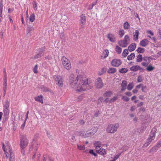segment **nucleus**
Returning a JSON list of instances; mask_svg holds the SVG:
<instances>
[{"label": "nucleus", "mask_w": 161, "mask_h": 161, "mask_svg": "<svg viewBox=\"0 0 161 161\" xmlns=\"http://www.w3.org/2000/svg\"><path fill=\"white\" fill-rule=\"evenodd\" d=\"M69 79L70 87L77 91H84L92 87L91 84L88 82L87 78L84 75H79L75 77L74 74H71Z\"/></svg>", "instance_id": "f257e3e1"}, {"label": "nucleus", "mask_w": 161, "mask_h": 161, "mask_svg": "<svg viewBox=\"0 0 161 161\" xmlns=\"http://www.w3.org/2000/svg\"><path fill=\"white\" fill-rule=\"evenodd\" d=\"M119 126V125L118 123L110 124L107 127L106 131L108 133H114L117 131Z\"/></svg>", "instance_id": "f03ea898"}, {"label": "nucleus", "mask_w": 161, "mask_h": 161, "mask_svg": "<svg viewBox=\"0 0 161 161\" xmlns=\"http://www.w3.org/2000/svg\"><path fill=\"white\" fill-rule=\"evenodd\" d=\"M62 64L64 68L69 70L71 67V64L70 61L65 57L63 56L62 58Z\"/></svg>", "instance_id": "7ed1b4c3"}, {"label": "nucleus", "mask_w": 161, "mask_h": 161, "mask_svg": "<svg viewBox=\"0 0 161 161\" xmlns=\"http://www.w3.org/2000/svg\"><path fill=\"white\" fill-rule=\"evenodd\" d=\"M9 102L7 100L3 104L4 116L6 118L8 117L9 113Z\"/></svg>", "instance_id": "20e7f679"}, {"label": "nucleus", "mask_w": 161, "mask_h": 161, "mask_svg": "<svg viewBox=\"0 0 161 161\" xmlns=\"http://www.w3.org/2000/svg\"><path fill=\"white\" fill-rule=\"evenodd\" d=\"M130 43V39L128 36H125L124 39L122 41H120L119 42V45L123 47H127V45Z\"/></svg>", "instance_id": "39448f33"}, {"label": "nucleus", "mask_w": 161, "mask_h": 161, "mask_svg": "<svg viewBox=\"0 0 161 161\" xmlns=\"http://www.w3.org/2000/svg\"><path fill=\"white\" fill-rule=\"evenodd\" d=\"M53 78L57 85L60 87H62L63 86L64 80L62 76L58 75H54L53 76Z\"/></svg>", "instance_id": "423d86ee"}, {"label": "nucleus", "mask_w": 161, "mask_h": 161, "mask_svg": "<svg viewBox=\"0 0 161 161\" xmlns=\"http://www.w3.org/2000/svg\"><path fill=\"white\" fill-rule=\"evenodd\" d=\"M97 129L96 128H93L91 129L88 130L86 132L83 137H87L94 135L97 131Z\"/></svg>", "instance_id": "0eeeda50"}, {"label": "nucleus", "mask_w": 161, "mask_h": 161, "mask_svg": "<svg viewBox=\"0 0 161 161\" xmlns=\"http://www.w3.org/2000/svg\"><path fill=\"white\" fill-rule=\"evenodd\" d=\"M28 144V140L25 136H22L20 138V147L25 148L27 146Z\"/></svg>", "instance_id": "6e6552de"}, {"label": "nucleus", "mask_w": 161, "mask_h": 161, "mask_svg": "<svg viewBox=\"0 0 161 161\" xmlns=\"http://www.w3.org/2000/svg\"><path fill=\"white\" fill-rule=\"evenodd\" d=\"M95 86L98 88H101L103 86V83L102 82V79L100 78H98L95 82Z\"/></svg>", "instance_id": "1a4fd4ad"}, {"label": "nucleus", "mask_w": 161, "mask_h": 161, "mask_svg": "<svg viewBox=\"0 0 161 161\" xmlns=\"http://www.w3.org/2000/svg\"><path fill=\"white\" fill-rule=\"evenodd\" d=\"M122 64L121 61L119 59H115L113 60L111 62L112 65L114 67H118Z\"/></svg>", "instance_id": "9d476101"}, {"label": "nucleus", "mask_w": 161, "mask_h": 161, "mask_svg": "<svg viewBox=\"0 0 161 161\" xmlns=\"http://www.w3.org/2000/svg\"><path fill=\"white\" fill-rule=\"evenodd\" d=\"M8 150L10 154L9 161H15L14 154L13 151H12V149L9 146H8Z\"/></svg>", "instance_id": "9b49d317"}, {"label": "nucleus", "mask_w": 161, "mask_h": 161, "mask_svg": "<svg viewBox=\"0 0 161 161\" xmlns=\"http://www.w3.org/2000/svg\"><path fill=\"white\" fill-rule=\"evenodd\" d=\"M86 17L83 14H82L80 16V25L82 28L84 27V25L86 24Z\"/></svg>", "instance_id": "f8f14e48"}, {"label": "nucleus", "mask_w": 161, "mask_h": 161, "mask_svg": "<svg viewBox=\"0 0 161 161\" xmlns=\"http://www.w3.org/2000/svg\"><path fill=\"white\" fill-rule=\"evenodd\" d=\"M157 129L156 128L154 127L152 130L151 134L149 136V137L148 138V140L151 139L153 140L155 138V132L156 131Z\"/></svg>", "instance_id": "ddd939ff"}, {"label": "nucleus", "mask_w": 161, "mask_h": 161, "mask_svg": "<svg viewBox=\"0 0 161 161\" xmlns=\"http://www.w3.org/2000/svg\"><path fill=\"white\" fill-rule=\"evenodd\" d=\"M107 38L109 41L111 42H114L116 41V37L114 35L112 34H108L107 36Z\"/></svg>", "instance_id": "4468645a"}, {"label": "nucleus", "mask_w": 161, "mask_h": 161, "mask_svg": "<svg viewBox=\"0 0 161 161\" xmlns=\"http://www.w3.org/2000/svg\"><path fill=\"white\" fill-rule=\"evenodd\" d=\"M45 50V48H42L40 49L39 53L35 55L34 56V58H39L41 57L43 55V52Z\"/></svg>", "instance_id": "2eb2a0df"}, {"label": "nucleus", "mask_w": 161, "mask_h": 161, "mask_svg": "<svg viewBox=\"0 0 161 161\" xmlns=\"http://www.w3.org/2000/svg\"><path fill=\"white\" fill-rule=\"evenodd\" d=\"M99 147L98 149H97V148H95L97 152L101 155L105 154L106 153L105 150L101 147Z\"/></svg>", "instance_id": "dca6fc26"}, {"label": "nucleus", "mask_w": 161, "mask_h": 161, "mask_svg": "<svg viewBox=\"0 0 161 161\" xmlns=\"http://www.w3.org/2000/svg\"><path fill=\"white\" fill-rule=\"evenodd\" d=\"M130 70L133 71H136L138 70L143 69V68H141L139 65H136L132 66L130 68Z\"/></svg>", "instance_id": "f3484780"}, {"label": "nucleus", "mask_w": 161, "mask_h": 161, "mask_svg": "<svg viewBox=\"0 0 161 161\" xmlns=\"http://www.w3.org/2000/svg\"><path fill=\"white\" fill-rule=\"evenodd\" d=\"M121 86L122 88L121 91L122 92L125 91L127 87V81L125 80L123 81L122 83Z\"/></svg>", "instance_id": "a211bd4d"}, {"label": "nucleus", "mask_w": 161, "mask_h": 161, "mask_svg": "<svg viewBox=\"0 0 161 161\" xmlns=\"http://www.w3.org/2000/svg\"><path fill=\"white\" fill-rule=\"evenodd\" d=\"M136 47V44L135 43H133L130 44L128 47L129 51L132 52L133 51Z\"/></svg>", "instance_id": "6ab92c4d"}, {"label": "nucleus", "mask_w": 161, "mask_h": 161, "mask_svg": "<svg viewBox=\"0 0 161 161\" xmlns=\"http://www.w3.org/2000/svg\"><path fill=\"white\" fill-rule=\"evenodd\" d=\"M149 41L147 39H144L140 42V45L142 47H145L148 44Z\"/></svg>", "instance_id": "aec40b11"}, {"label": "nucleus", "mask_w": 161, "mask_h": 161, "mask_svg": "<svg viewBox=\"0 0 161 161\" xmlns=\"http://www.w3.org/2000/svg\"><path fill=\"white\" fill-rule=\"evenodd\" d=\"M42 97V95H41L40 96H38L36 97H35V99L36 101L42 103H43Z\"/></svg>", "instance_id": "412c9836"}, {"label": "nucleus", "mask_w": 161, "mask_h": 161, "mask_svg": "<svg viewBox=\"0 0 161 161\" xmlns=\"http://www.w3.org/2000/svg\"><path fill=\"white\" fill-rule=\"evenodd\" d=\"M139 36V31L137 30L135 31L134 33L133 39L136 41L138 39Z\"/></svg>", "instance_id": "4be33fe9"}, {"label": "nucleus", "mask_w": 161, "mask_h": 161, "mask_svg": "<svg viewBox=\"0 0 161 161\" xmlns=\"http://www.w3.org/2000/svg\"><path fill=\"white\" fill-rule=\"evenodd\" d=\"M34 28L33 26H28L27 28V34H30L31 35V31L34 30Z\"/></svg>", "instance_id": "5701e85b"}, {"label": "nucleus", "mask_w": 161, "mask_h": 161, "mask_svg": "<svg viewBox=\"0 0 161 161\" xmlns=\"http://www.w3.org/2000/svg\"><path fill=\"white\" fill-rule=\"evenodd\" d=\"M135 54L134 53H132L130 55L128 56L127 59L129 60H131L135 58Z\"/></svg>", "instance_id": "b1692460"}, {"label": "nucleus", "mask_w": 161, "mask_h": 161, "mask_svg": "<svg viewBox=\"0 0 161 161\" xmlns=\"http://www.w3.org/2000/svg\"><path fill=\"white\" fill-rule=\"evenodd\" d=\"M116 71V70L115 68H110L108 70V73L110 74H113L115 73Z\"/></svg>", "instance_id": "393cba45"}, {"label": "nucleus", "mask_w": 161, "mask_h": 161, "mask_svg": "<svg viewBox=\"0 0 161 161\" xmlns=\"http://www.w3.org/2000/svg\"><path fill=\"white\" fill-rule=\"evenodd\" d=\"M128 54V50L126 49H125L122 53V56L123 57H126Z\"/></svg>", "instance_id": "a878e982"}, {"label": "nucleus", "mask_w": 161, "mask_h": 161, "mask_svg": "<svg viewBox=\"0 0 161 161\" xmlns=\"http://www.w3.org/2000/svg\"><path fill=\"white\" fill-rule=\"evenodd\" d=\"M94 145L95 148L97 147L98 149L99 147H101V142L99 141L96 142L94 143Z\"/></svg>", "instance_id": "bb28decb"}, {"label": "nucleus", "mask_w": 161, "mask_h": 161, "mask_svg": "<svg viewBox=\"0 0 161 161\" xmlns=\"http://www.w3.org/2000/svg\"><path fill=\"white\" fill-rule=\"evenodd\" d=\"M124 28L125 29H128L130 27V25L128 22H125L124 24Z\"/></svg>", "instance_id": "cd10ccee"}, {"label": "nucleus", "mask_w": 161, "mask_h": 161, "mask_svg": "<svg viewBox=\"0 0 161 161\" xmlns=\"http://www.w3.org/2000/svg\"><path fill=\"white\" fill-rule=\"evenodd\" d=\"M84 97H85L84 96V95L82 94L81 95L79 96L77 98L76 100L78 102H80L82 100V99H83Z\"/></svg>", "instance_id": "c85d7f7f"}, {"label": "nucleus", "mask_w": 161, "mask_h": 161, "mask_svg": "<svg viewBox=\"0 0 161 161\" xmlns=\"http://www.w3.org/2000/svg\"><path fill=\"white\" fill-rule=\"evenodd\" d=\"M142 59L143 58L142 55L141 54H139L138 55L137 57L136 61L138 62H140L142 61Z\"/></svg>", "instance_id": "c756f323"}, {"label": "nucleus", "mask_w": 161, "mask_h": 161, "mask_svg": "<svg viewBox=\"0 0 161 161\" xmlns=\"http://www.w3.org/2000/svg\"><path fill=\"white\" fill-rule=\"evenodd\" d=\"M115 51L118 54H120L122 51V49L118 46H116Z\"/></svg>", "instance_id": "7c9ffc66"}, {"label": "nucleus", "mask_w": 161, "mask_h": 161, "mask_svg": "<svg viewBox=\"0 0 161 161\" xmlns=\"http://www.w3.org/2000/svg\"><path fill=\"white\" fill-rule=\"evenodd\" d=\"M134 85L132 83H130L128 85L127 88L128 90H131L133 87Z\"/></svg>", "instance_id": "2f4dec72"}, {"label": "nucleus", "mask_w": 161, "mask_h": 161, "mask_svg": "<svg viewBox=\"0 0 161 161\" xmlns=\"http://www.w3.org/2000/svg\"><path fill=\"white\" fill-rule=\"evenodd\" d=\"M136 51L138 53H142L144 52L145 50L143 48L139 47L137 49Z\"/></svg>", "instance_id": "473e14b6"}, {"label": "nucleus", "mask_w": 161, "mask_h": 161, "mask_svg": "<svg viewBox=\"0 0 161 161\" xmlns=\"http://www.w3.org/2000/svg\"><path fill=\"white\" fill-rule=\"evenodd\" d=\"M77 148L80 150H82L85 149V146L84 145L82 146L78 144H77Z\"/></svg>", "instance_id": "72a5a7b5"}, {"label": "nucleus", "mask_w": 161, "mask_h": 161, "mask_svg": "<svg viewBox=\"0 0 161 161\" xmlns=\"http://www.w3.org/2000/svg\"><path fill=\"white\" fill-rule=\"evenodd\" d=\"M128 70L126 68H123L119 70V72L122 73H125L127 72Z\"/></svg>", "instance_id": "f704fd0d"}, {"label": "nucleus", "mask_w": 161, "mask_h": 161, "mask_svg": "<svg viewBox=\"0 0 161 161\" xmlns=\"http://www.w3.org/2000/svg\"><path fill=\"white\" fill-rule=\"evenodd\" d=\"M35 19V15L34 14H32L30 16V20L31 22L34 21Z\"/></svg>", "instance_id": "c9c22d12"}, {"label": "nucleus", "mask_w": 161, "mask_h": 161, "mask_svg": "<svg viewBox=\"0 0 161 161\" xmlns=\"http://www.w3.org/2000/svg\"><path fill=\"white\" fill-rule=\"evenodd\" d=\"M112 94V93L111 92L109 91L106 92L104 94V96L105 97H110Z\"/></svg>", "instance_id": "e433bc0d"}, {"label": "nucleus", "mask_w": 161, "mask_h": 161, "mask_svg": "<svg viewBox=\"0 0 161 161\" xmlns=\"http://www.w3.org/2000/svg\"><path fill=\"white\" fill-rule=\"evenodd\" d=\"M154 69V67L150 65L148 66H147L146 69L147 71H152Z\"/></svg>", "instance_id": "4c0bfd02"}, {"label": "nucleus", "mask_w": 161, "mask_h": 161, "mask_svg": "<svg viewBox=\"0 0 161 161\" xmlns=\"http://www.w3.org/2000/svg\"><path fill=\"white\" fill-rule=\"evenodd\" d=\"M124 34L125 31L121 29L119 30V34L121 37H122L124 36Z\"/></svg>", "instance_id": "58836bf2"}, {"label": "nucleus", "mask_w": 161, "mask_h": 161, "mask_svg": "<svg viewBox=\"0 0 161 161\" xmlns=\"http://www.w3.org/2000/svg\"><path fill=\"white\" fill-rule=\"evenodd\" d=\"M106 71V69L104 68H103L101 70V71L99 72V75H103L104 73Z\"/></svg>", "instance_id": "ea45409f"}, {"label": "nucleus", "mask_w": 161, "mask_h": 161, "mask_svg": "<svg viewBox=\"0 0 161 161\" xmlns=\"http://www.w3.org/2000/svg\"><path fill=\"white\" fill-rule=\"evenodd\" d=\"M109 53V51L108 50H105V55L104 57L103 58H102H102L103 59H104L105 58L107 57L108 56Z\"/></svg>", "instance_id": "a19ab883"}, {"label": "nucleus", "mask_w": 161, "mask_h": 161, "mask_svg": "<svg viewBox=\"0 0 161 161\" xmlns=\"http://www.w3.org/2000/svg\"><path fill=\"white\" fill-rule=\"evenodd\" d=\"M117 99V97H114L113 98H111L109 101V102L110 103H112L115 101Z\"/></svg>", "instance_id": "79ce46f5"}, {"label": "nucleus", "mask_w": 161, "mask_h": 161, "mask_svg": "<svg viewBox=\"0 0 161 161\" xmlns=\"http://www.w3.org/2000/svg\"><path fill=\"white\" fill-rule=\"evenodd\" d=\"M85 131L84 130H82L78 133V135L83 137V135H85Z\"/></svg>", "instance_id": "37998d69"}, {"label": "nucleus", "mask_w": 161, "mask_h": 161, "mask_svg": "<svg viewBox=\"0 0 161 161\" xmlns=\"http://www.w3.org/2000/svg\"><path fill=\"white\" fill-rule=\"evenodd\" d=\"M122 99L124 101L126 102H128L129 100V98L125 96H123L122 97Z\"/></svg>", "instance_id": "c03bdc74"}, {"label": "nucleus", "mask_w": 161, "mask_h": 161, "mask_svg": "<svg viewBox=\"0 0 161 161\" xmlns=\"http://www.w3.org/2000/svg\"><path fill=\"white\" fill-rule=\"evenodd\" d=\"M153 141V140L151 139H150V140H147V142L145 143L144 146L145 147H147Z\"/></svg>", "instance_id": "a18cd8bd"}, {"label": "nucleus", "mask_w": 161, "mask_h": 161, "mask_svg": "<svg viewBox=\"0 0 161 161\" xmlns=\"http://www.w3.org/2000/svg\"><path fill=\"white\" fill-rule=\"evenodd\" d=\"M149 62L150 61H148V62H143L142 63V65L143 66H147V65H148Z\"/></svg>", "instance_id": "49530a36"}, {"label": "nucleus", "mask_w": 161, "mask_h": 161, "mask_svg": "<svg viewBox=\"0 0 161 161\" xmlns=\"http://www.w3.org/2000/svg\"><path fill=\"white\" fill-rule=\"evenodd\" d=\"M38 68V66L37 65H36L33 68V71L35 73H37L38 72V71L37 70Z\"/></svg>", "instance_id": "de8ad7c7"}, {"label": "nucleus", "mask_w": 161, "mask_h": 161, "mask_svg": "<svg viewBox=\"0 0 161 161\" xmlns=\"http://www.w3.org/2000/svg\"><path fill=\"white\" fill-rule=\"evenodd\" d=\"M121 153H119L118 155H116L115 156L114 159H113V161H115L119 157V156L120 155Z\"/></svg>", "instance_id": "09e8293b"}, {"label": "nucleus", "mask_w": 161, "mask_h": 161, "mask_svg": "<svg viewBox=\"0 0 161 161\" xmlns=\"http://www.w3.org/2000/svg\"><path fill=\"white\" fill-rule=\"evenodd\" d=\"M4 144H3V151H4V153H5V154L6 156L7 157L8 156V153L7 152L6 149H5V147H4Z\"/></svg>", "instance_id": "8fccbe9b"}, {"label": "nucleus", "mask_w": 161, "mask_h": 161, "mask_svg": "<svg viewBox=\"0 0 161 161\" xmlns=\"http://www.w3.org/2000/svg\"><path fill=\"white\" fill-rule=\"evenodd\" d=\"M25 148H24V147H23V148L20 147L21 151L22 154L23 155H25Z\"/></svg>", "instance_id": "3c124183"}, {"label": "nucleus", "mask_w": 161, "mask_h": 161, "mask_svg": "<svg viewBox=\"0 0 161 161\" xmlns=\"http://www.w3.org/2000/svg\"><path fill=\"white\" fill-rule=\"evenodd\" d=\"M143 80V78L141 76H139L137 78V81L138 82H141Z\"/></svg>", "instance_id": "603ef678"}, {"label": "nucleus", "mask_w": 161, "mask_h": 161, "mask_svg": "<svg viewBox=\"0 0 161 161\" xmlns=\"http://www.w3.org/2000/svg\"><path fill=\"white\" fill-rule=\"evenodd\" d=\"M3 0H1L0 1V10H3Z\"/></svg>", "instance_id": "864d4df0"}, {"label": "nucleus", "mask_w": 161, "mask_h": 161, "mask_svg": "<svg viewBox=\"0 0 161 161\" xmlns=\"http://www.w3.org/2000/svg\"><path fill=\"white\" fill-rule=\"evenodd\" d=\"M89 153H90L93 154L94 156H97V154L95 153L94 152V151L92 150H90L89 151Z\"/></svg>", "instance_id": "5fc2aeb1"}, {"label": "nucleus", "mask_w": 161, "mask_h": 161, "mask_svg": "<svg viewBox=\"0 0 161 161\" xmlns=\"http://www.w3.org/2000/svg\"><path fill=\"white\" fill-rule=\"evenodd\" d=\"M143 59L145 62H147V60L148 61H149V60L150 59V58L148 57H145L143 58Z\"/></svg>", "instance_id": "6e6d98bb"}, {"label": "nucleus", "mask_w": 161, "mask_h": 161, "mask_svg": "<svg viewBox=\"0 0 161 161\" xmlns=\"http://www.w3.org/2000/svg\"><path fill=\"white\" fill-rule=\"evenodd\" d=\"M157 147L155 146V147H153L151 150L150 151L151 152L155 151L157 149Z\"/></svg>", "instance_id": "4d7b16f0"}, {"label": "nucleus", "mask_w": 161, "mask_h": 161, "mask_svg": "<svg viewBox=\"0 0 161 161\" xmlns=\"http://www.w3.org/2000/svg\"><path fill=\"white\" fill-rule=\"evenodd\" d=\"M147 32L150 35L153 36L154 35V33L151 30H148L147 31Z\"/></svg>", "instance_id": "13d9d810"}, {"label": "nucleus", "mask_w": 161, "mask_h": 161, "mask_svg": "<svg viewBox=\"0 0 161 161\" xmlns=\"http://www.w3.org/2000/svg\"><path fill=\"white\" fill-rule=\"evenodd\" d=\"M26 121L25 120L24 122L21 125L20 128L22 129L23 130L25 126V122Z\"/></svg>", "instance_id": "bf43d9fd"}, {"label": "nucleus", "mask_w": 161, "mask_h": 161, "mask_svg": "<svg viewBox=\"0 0 161 161\" xmlns=\"http://www.w3.org/2000/svg\"><path fill=\"white\" fill-rule=\"evenodd\" d=\"M136 107L134 106L131 107L130 110L132 111H134L136 109Z\"/></svg>", "instance_id": "052dcab7"}, {"label": "nucleus", "mask_w": 161, "mask_h": 161, "mask_svg": "<svg viewBox=\"0 0 161 161\" xmlns=\"http://www.w3.org/2000/svg\"><path fill=\"white\" fill-rule=\"evenodd\" d=\"M125 94L128 96H130L132 95V93L130 92H126Z\"/></svg>", "instance_id": "680f3d73"}, {"label": "nucleus", "mask_w": 161, "mask_h": 161, "mask_svg": "<svg viewBox=\"0 0 161 161\" xmlns=\"http://www.w3.org/2000/svg\"><path fill=\"white\" fill-rule=\"evenodd\" d=\"M99 114V113L97 112H96L95 113V114H94V116L95 117H97L98 116Z\"/></svg>", "instance_id": "e2e57ef3"}, {"label": "nucleus", "mask_w": 161, "mask_h": 161, "mask_svg": "<svg viewBox=\"0 0 161 161\" xmlns=\"http://www.w3.org/2000/svg\"><path fill=\"white\" fill-rule=\"evenodd\" d=\"M3 90H4V88L5 87L6 88V90H7V83H5V82H3Z\"/></svg>", "instance_id": "0e129e2a"}, {"label": "nucleus", "mask_w": 161, "mask_h": 161, "mask_svg": "<svg viewBox=\"0 0 161 161\" xmlns=\"http://www.w3.org/2000/svg\"><path fill=\"white\" fill-rule=\"evenodd\" d=\"M33 6H34V9L35 10H36V9H37V8H36L37 5H36V3H35L34 4Z\"/></svg>", "instance_id": "69168bd1"}, {"label": "nucleus", "mask_w": 161, "mask_h": 161, "mask_svg": "<svg viewBox=\"0 0 161 161\" xmlns=\"http://www.w3.org/2000/svg\"><path fill=\"white\" fill-rule=\"evenodd\" d=\"M52 57L51 56H48L45 57V58L48 59H51Z\"/></svg>", "instance_id": "338daca9"}, {"label": "nucleus", "mask_w": 161, "mask_h": 161, "mask_svg": "<svg viewBox=\"0 0 161 161\" xmlns=\"http://www.w3.org/2000/svg\"><path fill=\"white\" fill-rule=\"evenodd\" d=\"M143 104V103L142 102H141L140 103L137 104V106L139 107L142 105Z\"/></svg>", "instance_id": "774afa93"}]
</instances>
